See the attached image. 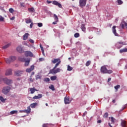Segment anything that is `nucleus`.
I'll list each match as a JSON object with an SVG mask.
<instances>
[{"instance_id": "nucleus-28", "label": "nucleus", "mask_w": 127, "mask_h": 127, "mask_svg": "<svg viewBox=\"0 0 127 127\" xmlns=\"http://www.w3.org/2000/svg\"><path fill=\"white\" fill-rule=\"evenodd\" d=\"M36 106H37V103H33L30 105V107L32 108H35Z\"/></svg>"}, {"instance_id": "nucleus-29", "label": "nucleus", "mask_w": 127, "mask_h": 127, "mask_svg": "<svg viewBox=\"0 0 127 127\" xmlns=\"http://www.w3.org/2000/svg\"><path fill=\"white\" fill-rule=\"evenodd\" d=\"M57 78V77L56 75H53V76L51 77V80L52 81H54V80H56Z\"/></svg>"}, {"instance_id": "nucleus-31", "label": "nucleus", "mask_w": 127, "mask_h": 127, "mask_svg": "<svg viewBox=\"0 0 127 127\" xmlns=\"http://www.w3.org/2000/svg\"><path fill=\"white\" fill-rule=\"evenodd\" d=\"M54 16L55 21H58L59 18H58V16L56 14H54Z\"/></svg>"}, {"instance_id": "nucleus-6", "label": "nucleus", "mask_w": 127, "mask_h": 127, "mask_svg": "<svg viewBox=\"0 0 127 127\" xmlns=\"http://www.w3.org/2000/svg\"><path fill=\"white\" fill-rule=\"evenodd\" d=\"M10 89L11 88L10 87H5L2 89V92L4 94L7 95L9 92Z\"/></svg>"}, {"instance_id": "nucleus-40", "label": "nucleus", "mask_w": 127, "mask_h": 127, "mask_svg": "<svg viewBox=\"0 0 127 127\" xmlns=\"http://www.w3.org/2000/svg\"><path fill=\"white\" fill-rule=\"evenodd\" d=\"M0 100L2 102H5V99L3 98V97L0 96Z\"/></svg>"}, {"instance_id": "nucleus-53", "label": "nucleus", "mask_w": 127, "mask_h": 127, "mask_svg": "<svg viewBox=\"0 0 127 127\" xmlns=\"http://www.w3.org/2000/svg\"><path fill=\"white\" fill-rule=\"evenodd\" d=\"M43 127H47V124H44L43 125Z\"/></svg>"}, {"instance_id": "nucleus-32", "label": "nucleus", "mask_w": 127, "mask_h": 127, "mask_svg": "<svg viewBox=\"0 0 127 127\" xmlns=\"http://www.w3.org/2000/svg\"><path fill=\"white\" fill-rule=\"evenodd\" d=\"M10 114L11 115H13L14 114H17V111H12L10 112Z\"/></svg>"}, {"instance_id": "nucleus-21", "label": "nucleus", "mask_w": 127, "mask_h": 127, "mask_svg": "<svg viewBox=\"0 0 127 127\" xmlns=\"http://www.w3.org/2000/svg\"><path fill=\"white\" fill-rule=\"evenodd\" d=\"M28 36H29V34L28 33H26L23 36V40H26L27 38H28Z\"/></svg>"}, {"instance_id": "nucleus-26", "label": "nucleus", "mask_w": 127, "mask_h": 127, "mask_svg": "<svg viewBox=\"0 0 127 127\" xmlns=\"http://www.w3.org/2000/svg\"><path fill=\"white\" fill-rule=\"evenodd\" d=\"M42 78V76L41 74H37L36 75V80H38V79H41Z\"/></svg>"}, {"instance_id": "nucleus-64", "label": "nucleus", "mask_w": 127, "mask_h": 127, "mask_svg": "<svg viewBox=\"0 0 127 127\" xmlns=\"http://www.w3.org/2000/svg\"><path fill=\"white\" fill-rule=\"evenodd\" d=\"M126 108H123V110H124Z\"/></svg>"}, {"instance_id": "nucleus-63", "label": "nucleus", "mask_w": 127, "mask_h": 127, "mask_svg": "<svg viewBox=\"0 0 127 127\" xmlns=\"http://www.w3.org/2000/svg\"><path fill=\"white\" fill-rule=\"evenodd\" d=\"M71 59V58H68V60H70Z\"/></svg>"}, {"instance_id": "nucleus-23", "label": "nucleus", "mask_w": 127, "mask_h": 127, "mask_svg": "<svg viewBox=\"0 0 127 127\" xmlns=\"http://www.w3.org/2000/svg\"><path fill=\"white\" fill-rule=\"evenodd\" d=\"M126 124H127V123L125 121L121 120V126L123 127H126Z\"/></svg>"}, {"instance_id": "nucleus-45", "label": "nucleus", "mask_w": 127, "mask_h": 127, "mask_svg": "<svg viewBox=\"0 0 127 127\" xmlns=\"http://www.w3.org/2000/svg\"><path fill=\"white\" fill-rule=\"evenodd\" d=\"M118 3L119 5H121L123 3V1L122 0H118Z\"/></svg>"}, {"instance_id": "nucleus-34", "label": "nucleus", "mask_w": 127, "mask_h": 127, "mask_svg": "<svg viewBox=\"0 0 127 127\" xmlns=\"http://www.w3.org/2000/svg\"><path fill=\"white\" fill-rule=\"evenodd\" d=\"M74 36L75 38H77L79 37V33H76L74 34Z\"/></svg>"}, {"instance_id": "nucleus-16", "label": "nucleus", "mask_w": 127, "mask_h": 127, "mask_svg": "<svg viewBox=\"0 0 127 127\" xmlns=\"http://www.w3.org/2000/svg\"><path fill=\"white\" fill-rule=\"evenodd\" d=\"M34 70V65H31L30 68H27L26 71L28 73H30L31 71H32Z\"/></svg>"}, {"instance_id": "nucleus-22", "label": "nucleus", "mask_w": 127, "mask_h": 127, "mask_svg": "<svg viewBox=\"0 0 127 127\" xmlns=\"http://www.w3.org/2000/svg\"><path fill=\"white\" fill-rule=\"evenodd\" d=\"M81 29L82 30V31L84 32H85L86 31V27H85V25L84 24H82L81 25Z\"/></svg>"}, {"instance_id": "nucleus-38", "label": "nucleus", "mask_w": 127, "mask_h": 127, "mask_svg": "<svg viewBox=\"0 0 127 127\" xmlns=\"http://www.w3.org/2000/svg\"><path fill=\"white\" fill-rule=\"evenodd\" d=\"M120 88V85H118L116 86H115V89L116 90V91H117L118 90V89H119Z\"/></svg>"}, {"instance_id": "nucleus-61", "label": "nucleus", "mask_w": 127, "mask_h": 127, "mask_svg": "<svg viewBox=\"0 0 127 127\" xmlns=\"http://www.w3.org/2000/svg\"><path fill=\"white\" fill-rule=\"evenodd\" d=\"M21 6H23V3H21Z\"/></svg>"}, {"instance_id": "nucleus-10", "label": "nucleus", "mask_w": 127, "mask_h": 127, "mask_svg": "<svg viewBox=\"0 0 127 127\" xmlns=\"http://www.w3.org/2000/svg\"><path fill=\"white\" fill-rule=\"evenodd\" d=\"M23 72V71L22 70H16L14 72V74L16 76H19L21 75Z\"/></svg>"}, {"instance_id": "nucleus-14", "label": "nucleus", "mask_w": 127, "mask_h": 127, "mask_svg": "<svg viewBox=\"0 0 127 127\" xmlns=\"http://www.w3.org/2000/svg\"><path fill=\"white\" fill-rule=\"evenodd\" d=\"M111 122H112V123H111V124L109 123V126L110 127H113V125H114V124L115 123L116 120H115V119L113 117H111Z\"/></svg>"}, {"instance_id": "nucleus-60", "label": "nucleus", "mask_w": 127, "mask_h": 127, "mask_svg": "<svg viewBox=\"0 0 127 127\" xmlns=\"http://www.w3.org/2000/svg\"><path fill=\"white\" fill-rule=\"evenodd\" d=\"M112 102H113V103H115L116 101H115V100H113V101H112Z\"/></svg>"}, {"instance_id": "nucleus-27", "label": "nucleus", "mask_w": 127, "mask_h": 127, "mask_svg": "<svg viewBox=\"0 0 127 127\" xmlns=\"http://www.w3.org/2000/svg\"><path fill=\"white\" fill-rule=\"evenodd\" d=\"M10 45H11L10 44H7V45H5V46H4L3 47H2V49H6L8 47H9V46Z\"/></svg>"}, {"instance_id": "nucleus-8", "label": "nucleus", "mask_w": 127, "mask_h": 127, "mask_svg": "<svg viewBox=\"0 0 127 127\" xmlns=\"http://www.w3.org/2000/svg\"><path fill=\"white\" fill-rule=\"evenodd\" d=\"M19 59L22 62H25L24 65L25 66H28V65H29L30 60H28L27 61H25V59H24L23 58H19Z\"/></svg>"}, {"instance_id": "nucleus-20", "label": "nucleus", "mask_w": 127, "mask_h": 127, "mask_svg": "<svg viewBox=\"0 0 127 127\" xmlns=\"http://www.w3.org/2000/svg\"><path fill=\"white\" fill-rule=\"evenodd\" d=\"M42 98V94H38V96H35L33 97V99H39L40 98Z\"/></svg>"}, {"instance_id": "nucleus-30", "label": "nucleus", "mask_w": 127, "mask_h": 127, "mask_svg": "<svg viewBox=\"0 0 127 127\" xmlns=\"http://www.w3.org/2000/svg\"><path fill=\"white\" fill-rule=\"evenodd\" d=\"M28 11L30 12H34V8H33V7L29 8Z\"/></svg>"}, {"instance_id": "nucleus-7", "label": "nucleus", "mask_w": 127, "mask_h": 127, "mask_svg": "<svg viewBox=\"0 0 127 127\" xmlns=\"http://www.w3.org/2000/svg\"><path fill=\"white\" fill-rule=\"evenodd\" d=\"M86 2H87V0H79V6L81 8H83V7L85 6Z\"/></svg>"}, {"instance_id": "nucleus-17", "label": "nucleus", "mask_w": 127, "mask_h": 127, "mask_svg": "<svg viewBox=\"0 0 127 127\" xmlns=\"http://www.w3.org/2000/svg\"><path fill=\"white\" fill-rule=\"evenodd\" d=\"M64 104L65 105L69 104L70 103L69 98L66 97L64 99Z\"/></svg>"}, {"instance_id": "nucleus-1", "label": "nucleus", "mask_w": 127, "mask_h": 127, "mask_svg": "<svg viewBox=\"0 0 127 127\" xmlns=\"http://www.w3.org/2000/svg\"><path fill=\"white\" fill-rule=\"evenodd\" d=\"M101 72L103 74H106V73L111 74L113 73V71L111 70V69H109V70L107 69L105 65H103V66H101Z\"/></svg>"}, {"instance_id": "nucleus-58", "label": "nucleus", "mask_w": 127, "mask_h": 127, "mask_svg": "<svg viewBox=\"0 0 127 127\" xmlns=\"http://www.w3.org/2000/svg\"><path fill=\"white\" fill-rule=\"evenodd\" d=\"M111 80V78H109L108 80V82H110V81Z\"/></svg>"}, {"instance_id": "nucleus-36", "label": "nucleus", "mask_w": 127, "mask_h": 127, "mask_svg": "<svg viewBox=\"0 0 127 127\" xmlns=\"http://www.w3.org/2000/svg\"><path fill=\"white\" fill-rule=\"evenodd\" d=\"M38 26L39 27H41L43 26V24L41 22H39V23H38Z\"/></svg>"}, {"instance_id": "nucleus-9", "label": "nucleus", "mask_w": 127, "mask_h": 127, "mask_svg": "<svg viewBox=\"0 0 127 127\" xmlns=\"http://www.w3.org/2000/svg\"><path fill=\"white\" fill-rule=\"evenodd\" d=\"M3 81L4 83H6L7 85H9L12 83V80L8 79L7 78H3Z\"/></svg>"}, {"instance_id": "nucleus-35", "label": "nucleus", "mask_w": 127, "mask_h": 127, "mask_svg": "<svg viewBox=\"0 0 127 127\" xmlns=\"http://www.w3.org/2000/svg\"><path fill=\"white\" fill-rule=\"evenodd\" d=\"M31 22H32L31 19H29L26 20V23L27 24H29V23H30Z\"/></svg>"}, {"instance_id": "nucleus-41", "label": "nucleus", "mask_w": 127, "mask_h": 127, "mask_svg": "<svg viewBox=\"0 0 127 127\" xmlns=\"http://www.w3.org/2000/svg\"><path fill=\"white\" fill-rule=\"evenodd\" d=\"M49 88L51 89L52 91L55 90L54 86L53 85H51V86L49 87Z\"/></svg>"}, {"instance_id": "nucleus-25", "label": "nucleus", "mask_w": 127, "mask_h": 127, "mask_svg": "<svg viewBox=\"0 0 127 127\" xmlns=\"http://www.w3.org/2000/svg\"><path fill=\"white\" fill-rule=\"evenodd\" d=\"M30 91L31 92V94H33L34 92H35V91H37V90H36L35 88H30Z\"/></svg>"}, {"instance_id": "nucleus-47", "label": "nucleus", "mask_w": 127, "mask_h": 127, "mask_svg": "<svg viewBox=\"0 0 127 127\" xmlns=\"http://www.w3.org/2000/svg\"><path fill=\"white\" fill-rule=\"evenodd\" d=\"M108 113H106L105 114V115H104V118H108Z\"/></svg>"}, {"instance_id": "nucleus-52", "label": "nucleus", "mask_w": 127, "mask_h": 127, "mask_svg": "<svg viewBox=\"0 0 127 127\" xmlns=\"http://www.w3.org/2000/svg\"><path fill=\"white\" fill-rule=\"evenodd\" d=\"M14 19H15V17L14 16H12L11 18H10L11 20H13Z\"/></svg>"}, {"instance_id": "nucleus-5", "label": "nucleus", "mask_w": 127, "mask_h": 127, "mask_svg": "<svg viewBox=\"0 0 127 127\" xmlns=\"http://www.w3.org/2000/svg\"><path fill=\"white\" fill-rule=\"evenodd\" d=\"M56 68L57 67H55L54 66L53 68H52V69H51V70H50V73L55 74L58 72H60L61 69H60V68L59 67H58L57 68Z\"/></svg>"}, {"instance_id": "nucleus-44", "label": "nucleus", "mask_w": 127, "mask_h": 127, "mask_svg": "<svg viewBox=\"0 0 127 127\" xmlns=\"http://www.w3.org/2000/svg\"><path fill=\"white\" fill-rule=\"evenodd\" d=\"M120 25L122 28H124L125 27V22H122Z\"/></svg>"}, {"instance_id": "nucleus-4", "label": "nucleus", "mask_w": 127, "mask_h": 127, "mask_svg": "<svg viewBox=\"0 0 127 127\" xmlns=\"http://www.w3.org/2000/svg\"><path fill=\"white\" fill-rule=\"evenodd\" d=\"M52 63L53 64H55V68L57 67L58 65L61 64V61L60 59H54V60H52ZM57 63V64H56Z\"/></svg>"}, {"instance_id": "nucleus-24", "label": "nucleus", "mask_w": 127, "mask_h": 127, "mask_svg": "<svg viewBox=\"0 0 127 127\" xmlns=\"http://www.w3.org/2000/svg\"><path fill=\"white\" fill-rule=\"evenodd\" d=\"M127 48H125V49H121L120 50V53L121 54L124 53H127Z\"/></svg>"}, {"instance_id": "nucleus-13", "label": "nucleus", "mask_w": 127, "mask_h": 127, "mask_svg": "<svg viewBox=\"0 0 127 127\" xmlns=\"http://www.w3.org/2000/svg\"><path fill=\"white\" fill-rule=\"evenodd\" d=\"M5 74L6 76H9V75H12V69H7L6 70Z\"/></svg>"}, {"instance_id": "nucleus-2", "label": "nucleus", "mask_w": 127, "mask_h": 127, "mask_svg": "<svg viewBox=\"0 0 127 127\" xmlns=\"http://www.w3.org/2000/svg\"><path fill=\"white\" fill-rule=\"evenodd\" d=\"M16 60V58L14 56H11L9 59H5V61L7 64H10L11 62H13Z\"/></svg>"}, {"instance_id": "nucleus-49", "label": "nucleus", "mask_w": 127, "mask_h": 127, "mask_svg": "<svg viewBox=\"0 0 127 127\" xmlns=\"http://www.w3.org/2000/svg\"><path fill=\"white\" fill-rule=\"evenodd\" d=\"M29 41L31 43H34V41H33V40H32L31 39H30V40H29Z\"/></svg>"}, {"instance_id": "nucleus-39", "label": "nucleus", "mask_w": 127, "mask_h": 127, "mask_svg": "<svg viewBox=\"0 0 127 127\" xmlns=\"http://www.w3.org/2000/svg\"><path fill=\"white\" fill-rule=\"evenodd\" d=\"M90 64H91L90 61H88V62L87 63H86L85 65L86 66H88Z\"/></svg>"}, {"instance_id": "nucleus-54", "label": "nucleus", "mask_w": 127, "mask_h": 127, "mask_svg": "<svg viewBox=\"0 0 127 127\" xmlns=\"http://www.w3.org/2000/svg\"><path fill=\"white\" fill-rule=\"evenodd\" d=\"M29 80L31 81V82H33V79H32V78H30L29 79Z\"/></svg>"}, {"instance_id": "nucleus-19", "label": "nucleus", "mask_w": 127, "mask_h": 127, "mask_svg": "<svg viewBox=\"0 0 127 127\" xmlns=\"http://www.w3.org/2000/svg\"><path fill=\"white\" fill-rule=\"evenodd\" d=\"M31 112V109H30V107H27V110H25L23 111L24 113H25L26 114H29Z\"/></svg>"}, {"instance_id": "nucleus-15", "label": "nucleus", "mask_w": 127, "mask_h": 127, "mask_svg": "<svg viewBox=\"0 0 127 127\" xmlns=\"http://www.w3.org/2000/svg\"><path fill=\"white\" fill-rule=\"evenodd\" d=\"M53 4L54 5L59 6V8L62 7L61 4L60 3H59V2H58L57 1H56V0L53 1Z\"/></svg>"}, {"instance_id": "nucleus-51", "label": "nucleus", "mask_w": 127, "mask_h": 127, "mask_svg": "<svg viewBox=\"0 0 127 127\" xmlns=\"http://www.w3.org/2000/svg\"><path fill=\"white\" fill-rule=\"evenodd\" d=\"M58 22V21L55 20V21L53 22V24L56 25V24H57Z\"/></svg>"}, {"instance_id": "nucleus-46", "label": "nucleus", "mask_w": 127, "mask_h": 127, "mask_svg": "<svg viewBox=\"0 0 127 127\" xmlns=\"http://www.w3.org/2000/svg\"><path fill=\"white\" fill-rule=\"evenodd\" d=\"M9 11L10 13H13V11H14L13 8H10L9 9Z\"/></svg>"}, {"instance_id": "nucleus-56", "label": "nucleus", "mask_w": 127, "mask_h": 127, "mask_svg": "<svg viewBox=\"0 0 127 127\" xmlns=\"http://www.w3.org/2000/svg\"><path fill=\"white\" fill-rule=\"evenodd\" d=\"M124 24L126 27H127V22H124Z\"/></svg>"}, {"instance_id": "nucleus-3", "label": "nucleus", "mask_w": 127, "mask_h": 127, "mask_svg": "<svg viewBox=\"0 0 127 127\" xmlns=\"http://www.w3.org/2000/svg\"><path fill=\"white\" fill-rule=\"evenodd\" d=\"M124 45H127L126 43L125 42H122V41H120V42H118L116 44V47L118 49H121Z\"/></svg>"}, {"instance_id": "nucleus-42", "label": "nucleus", "mask_w": 127, "mask_h": 127, "mask_svg": "<svg viewBox=\"0 0 127 127\" xmlns=\"http://www.w3.org/2000/svg\"><path fill=\"white\" fill-rule=\"evenodd\" d=\"M44 81L49 82V81H50V79H49V78H46L44 79Z\"/></svg>"}, {"instance_id": "nucleus-62", "label": "nucleus", "mask_w": 127, "mask_h": 127, "mask_svg": "<svg viewBox=\"0 0 127 127\" xmlns=\"http://www.w3.org/2000/svg\"><path fill=\"white\" fill-rule=\"evenodd\" d=\"M46 106H48V104L46 103Z\"/></svg>"}, {"instance_id": "nucleus-50", "label": "nucleus", "mask_w": 127, "mask_h": 127, "mask_svg": "<svg viewBox=\"0 0 127 127\" xmlns=\"http://www.w3.org/2000/svg\"><path fill=\"white\" fill-rule=\"evenodd\" d=\"M33 26V22H31L30 25V28H32V27Z\"/></svg>"}, {"instance_id": "nucleus-59", "label": "nucleus", "mask_w": 127, "mask_h": 127, "mask_svg": "<svg viewBox=\"0 0 127 127\" xmlns=\"http://www.w3.org/2000/svg\"><path fill=\"white\" fill-rule=\"evenodd\" d=\"M48 3H52V1H48Z\"/></svg>"}, {"instance_id": "nucleus-37", "label": "nucleus", "mask_w": 127, "mask_h": 127, "mask_svg": "<svg viewBox=\"0 0 127 127\" xmlns=\"http://www.w3.org/2000/svg\"><path fill=\"white\" fill-rule=\"evenodd\" d=\"M4 17H2V16L0 15V22L4 21Z\"/></svg>"}, {"instance_id": "nucleus-11", "label": "nucleus", "mask_w": 127, "mask_h": 127, "mask_svg": "<svg viewBox=\"0 0 127 127\" xmlns=\"http://www.w3.org/2000/svg\"><path fill=\"white\" fill-rule=\"evenodd\" d=\"M25 56L26 57H32L33 56V54L31 52H29L28 51H27L26 52H25Z\"/></svg>"}, {"instance_id": "nucleus-48", "label": "nucleus", "mask_w": 127, "mask_h": 127, "mask_svg": "<svg viewBox=\"0 0 127 127\" xmlns=\"http://www.w3.org/2000/svg\"><path fill=\"white\" fill-rule=\"evenodd\" d=\"M39 61L40 62L44 61V59L43 58H40V59H39Z\"/></svg>"}, {"instance_id": "nucleus-33", "label": "nucleus", "mask_w": 127, "mask_h": 127, "mask_svg": "<svg viewBox=\"0 0 127 127\" xmlns=\"http://www.w3.org/2000/svg\"><path fill=\"white\" fill-rule=\"evenodd\" d=\"M67 70L68 71H71L72 70V67L71 66H70V65H67Z\"/></svg>"}, {"instance_id": "nucleus-12", "label": "nucleus", "mask_w": 127, "mask_h": 127, "mask_svg": "<svg viewBox=\"0 0 127 127\" xmlns=\"http://www.w3.org/2000/svg\"><path fill=\"white\" fill-rule=\"evenodd\" d=\"M16 50L19 53H22L23 52V49H22L21 46H18L16 48Z\"/></svg>"}, {"instance_id": "nucleus-18", "label": "nucleus", "mask_w": 127, "mask_h": 127, "mask_svg": "<svg viewBox=\"0 0 127 127\" xmlns=\"http://www.w3.org/2000/svg\"><path fill=\"white\" fill-rule=\"evenodd\" d=\"M116 26H113V33L114 34V35L116 36H118L119 34L116 32Z\"/></svg>"}, {"instance_id": "nucleus-55", "label": "nucleus", "mask_w": 127, "mask_h": 127, "mask_svg": "<svg viewBox=\"0 0 127 127\" xmlns=\"http://www.w3.org/2000/svg\"><path fill=\"white\" fill-rule=\"evenodd\" d=\"M102 122L101 120H99L97 121V123L100 124Z\"/></svg>"}, {"instance_id": "nucleus-57", "label": "nucleus", "mask_w": 127, "mask_h": 127, "mask_svg": "<svg viewBox=\"0 0 127 127\" xmlns=\"http://www.w3.org/2000/svg\"><path fill=\"white\" fill-rule=\"evenodd\" d=\"M34 73H35L34 71H32V72H31V76L34 75Z\"/></svg>"}, {"instance_id": "nucleus-43", "label": "nucleus", "mask_w": 127, "mask_h": 127, "mask_svg": "<svg viewBox=\"0 0 127 127\" xmlns=\"http://www.w3.org/2000/svg\"><path fill=\"white\" fill-rule=\"evenodd\" d=\"M41 49L42 50V52L43 54V55H44V50H43V47H42V46H41V45H40Z\"/></svg>"}]
</instances>
